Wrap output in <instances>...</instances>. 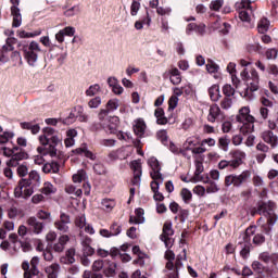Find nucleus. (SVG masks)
I'll return each mask as SVG.
<instances>
[{"label": "nucleus", "mask_w": 278, "mask_h": 278, "mask_svg": "<svg viewBox=\"0 0 278 278\" xmlns=\"http://www.w3.org/2000/svg\"><path fill=\"white\" fill-rule=\"evenodd\" d=\"M42 194L49 195V194H55L58 192V188L53 186L51 182H45L43 187L41 188Z\"/></svg>", "instance_id": "40"}, {"label": "nucleus", "mask_w": 278, "mask_h": 278, "mask_svg": "<svg viewBox=\"0 0 278 278\" xmlns=\"http://www.w3.org/2000/svg\"><path fill=\"white\" fill-rule=\"evenodd\" d=\"M37 218L39 220H51V213L40 210L37 212Z\"/></svg>", "instance_id": "62"}, {"label": "nucleus", "mask_w": 278, "mask_h": 278, "mask_svg": "<svg viewBox=\"0 0 278 278\" xmlns=\"http://www.w3.org/2000/svg\"><path fill=\"white\" fill-rule=\"evenodd\" d=\"M100 105H101V97L92 98L88 102V108H90V110H97V108H99Z\"/></svg>", "instance_id": "55"}, {"label": "nucleus", "mask_w": 278, "mask_h": 278, "mask_svg": "<svg viewBox=\"0 0 278 278\" xmlns=\"http://www.w3.org/2000/svg\"><path fill=\"white\" fill-rule=\"evenodd\" d=\"M58 144L60 143H53L49 142L46 144H41V147L37 148V152L41 155H49L50 157H58Z\"/></svg>", "instance_id": "11"}, {"label": "nucleus", "mask_w": 278, "mask_h": 278, "mask_svg": "<svg viewBox=\"0 0 278 278\" xmlns=\"http://www.w3.org/2000/svg\"><path fill=\"white\" fill-rule=\"evenodd\" d=\"M237 121L238 123H255V117L251 115V109L249 106H243L239 110Z\"/></svg>", "instance_id": "16"}, {"label": "nucleus", "mask_w": 278, "mask_h": 278, "mask_svg": "<svg viewBox=\"0 0 278 278\" xmlns=\"http://www.w3.org/2000/svg\"><path fill=\"white\" fill-rule=\"evenodd\" d=\"M118 99H111L108 101L106 109L104 110L110 114V112H115V110H118Z\"/></svg>", "instance_id": "48"}, {"label": "nucleus", "mask_w": 278, "mask_h": 278, "mask_svg": "<svg viewBox=\"0 0 278 278\" xmlns=\"http://www.w3.org/2000/svg\"><path fill=\"white\" fill-rule=\"evenodd\" d=\"M22 181H29L30 186L40 184V174L33 169L28 173V178H22Z\"/></svg>", "instance_id": "34"}, {"label": "nucleus", "mask_w": 278, "mask_h": 278, "mask_svg": "<svg viewBox=\"0 0 278 278\" xmlns=\"http://www.w3.org/2000/svg\"><path fill=\"white\" fill-rule=\"evenodd\" d=\"M168 73L170 83L174 86H179V84H181V73L179 72V70L177 67H170Z\"/></svg>", "instance_id": "25"}, {"label": "nucleus", "mask_w": 278, "mask_h": 278, "mask_svg": "<svg viewBox=\"0 0 278 278\" xmlns=\"http://www.w3.org/2000/svg\"><path fill=\"white\" fill-rule=\"evenodd\" d=\"M109 231L111 232V236L114 238V236H118L121 233L122 229L121 226H118V224L113 223Z\"/></svg>", "instance_id": "63"}, {"label": "nucleus", "mask_w": 278, "mask_h": 278, "mask_svg": "<svg viewBox=\"0 0 278 278\" xmlns=\"http://www.w3.org/2000/svg\"><path fill=\"white\" fill-rule=\"evenodd\" d=\"M144 25H148V27H149V25H151V16H149V13H147V17L144 20L137 21L135 23V28L140 30L144 27Z\"/></svg>", "instance_id": "51"}, {"label": "nucleus", "mask_w": 278, "mask_h": 278, "mask_svg": "<svg viewBox=\"0 0 278 278\" xmlns=\"http://www.w3.org/2000/svg\"><path fill=\"white\" fill-rule=\"evenodd\" d=\"M165 260H167V263L165 265V268L167 270H173V268H175V264H173V262L175 261V252L167 250L165 252Z\"/></svg>", "instance_id": "35"}, {"label": "nucleus", "mask_w": 278, "mask_h": 278, "mask_svg": "<svg viewBox=\"0 0 278 278\" xmlns=\"http://www.w3.org/2000/svg\"><path fill=\"white\" fill-rule=\"evenodd\" d=\"M109 114L110 113L108 111H105V109H101L100 110V112L98 114V118L100 121V124H93L92 125V129L94 131H99V129H101L103 127V125L105 124V121L108 123V118L106 117H108Z\"/></svg>", "instance_id": "24"}, {"label": "nucleus", "mask_w": 278, "mask_h": 278, "mask_svg": "<svg viewBox=\"0 0 278 278\" xmlns=\"http://www.w3.org/2000/svg\"><path fill=\"white\" fill-rule=\"evenodd\" d=\"M70 240H71V237H68V235L60 236L59 239H58V242H55L52 245L53 252L54 253H62Z\"/></svg>", "instance_id": "19"}, {"label": "nucleus", "mask_w": 278, "mask_h": 278, "mask_svg": "<svg viewBox=\"0 0 278 278\" xmlns=\"http://www.w3.org/2000/svg\"><path fill=\"white\" fill-rule=\"evenodd\" d=\"M16 173L18 177H27V175L29 174V167L27 166V163L18 164Z\"/></svg>", "instance_id": "45"}, {"label": "nucleus", "mask_w": 278, "mask_h": 278, "mask_svg": "<svg viewBox=\"0 0 278 278\" xmlns=\"http://www.w3.org/2000/svg\"><path fill=\"white\" fill-rule=\"evenodd\" d=\"M241 79L243 81H252V80H260V74L257 73V70L256 68H252L250 71V74H249V71L247 68H244L242 72H241Z\"/></svg>", "instance_id": "22"}, {"label": "nucleus", "mask_w": 278, "mask_h": 278, "mask_svg": "<svg viewBox=\"0 0 278 278\" xmlns=\"http://www.w3.org/2000/svg\"><path fill=\"white\" fill-rule=\"evenodd\" d=\"M11 14L13 16L12 27H21V25L23 24L21 9H18V7H11Z\"/></svg>", "instance_id": "23"}, {"label": "nucleus", "mask_w": 278, "mask_h": 278, "mask_svg": "<svg viewBox=\"0 0 278 278\" xmlns=\"http://www.w3.org/2000/svg\"><path fill=\"white\" fill-rule=\"evenodd\" d=\"M223 92H224L225 97L231 98V97H233V94H236V89H233V87H231V85H225L223 87Z\"/></svg>", "instance_id": "60"}, {"label": "nucleus", "mask_w": 278, "mask_h": 278, "mask_svg": "<svg viewBox=\"0 0 278 278\" xmlns=\"http://www.w3.org/2000/svg\"><path fill=\"white\" fill-rule=\"evenodd\" d=\"M253 15V8H251L250 0L241 1V10L239 12V18L242 23H251V16Z\"/></svg>", "instance_id": "7"}, {"label": "nucleus", "mask_w": 278, "mask_h": 278, "mask_svg": "<svg viewBox=\"0 0 278 278\" xmlns=\"http://www.w3.org/2000/svg\"><path fill=\"white\" fill-rule=\"evenodd\" d=\"M268 27H270V22L268 18L263 17L257 24L258 34H266V31H268Z\"/></svg>", "instance_id": "38"}, {"label": "nucleus", "mask_w": 278, "mask_h": 278, "mask_svg": "<svg viewBox=\"0 0 278 278\" xmlns=\"http://www.w3.org/2000/svg\"><path fill=\"white\" fill-rule=\"evenodd\" d=\"M175 231L173 230V224L165 223L163 226V232L161 235V240L164 242L166 249H170L173 247V238L170 236H174Z\"/></svg>", "instance_id": "10"}, {"label": "nucleus", "mask_w": 278, "mask_h": 278, "mask_svg": "<svg viewBox=\"0 0 278 278\" xmlns=\"http://www.w3.org/2000/svg\"><path fill=\"white\" fill-rule=\"evenodd\" d=\"M75 225L79 229H84L86 227V215H78L75 219Z\"/></svg>", "instance_id": "59"}, {"label": "nucleus", "mask_w": 278, "mask_h": 278, "mask_svg": "<svg viewBox=\"0 0 278 278\" xmlns=\"http://www.w3.org/2000/svg\"><path fill=\"white\" fill-rule=\"evenodd\" d=\"M220 116V106L218 104H213L210 106L207 122L216 123V118Z\"/></svg>", "instance_id": "26"}, {"label": "nucleus", "mask_w": 278, "mask_h": 278, "mask_svg": "<svg viewBox=\"0 0 278 278\" xmlns=\"http://www.w3.org/2000/svg\"><path fill=\"white\" fill-rule=\"evenodd\" d=\"M156 138L162 142V144H166V142H168V132L164 129L159 130L156 132Z\"/></svg>", "instance_id": "52"}, {"label": "nucleus", "mask_w": 278, "mask_h": 278, "mask_svg": "<svg viewBox=\"0 0 278 278\" xmlns=\"http://www.w3.org/2000/svg\"><path fill=\"white\" fill-rule=\"evenodd\" d=\"M73 153H76V155H85V157L92 161L97 160V155L92 153V151L88 150L86 146L73 150Z\"/></svg>", "instance_id": "29"}, {"label": "nucleus", "mask_w": 278, "mask_h": 278, "mask_svg": "<svg viewBox=\"0 0 278 278\" xmlns=\"http://www.w3.org/2000/svg\"><path fill=\"white\" fill-rule=\"evenodd\" d=\"M79 12H80L79 7H72L64 12V16H67V17L75 16L79 14Z\"/></svg>", "instance_id": "61"}, {"label": "nucleus", "mask_w": 278, "mask_h": 278, "mask_svg": "<svg viewBox=\"0 0 278 278\" xmlns=\"http://www.w3.org/2000/svg\"><path fill=\"white\" fill-rule=\"evenodd\" d=\"M245 84H248V90H250V92H257V90H260V80L248 79Z\"/></svg>", "instance_id": "50"}, {"label": "nucleus", "mask_w": 278, "mask_h": 278, "mask_svg": "<svg viewBox=\"0 0 278 278\" xmlns=\"http://www.w3.org/2000/svg\"><path fill=\"white\" fill-rule=\"evenodd\" d=\"M144 131H147V124L144 123V119H136L134 124V132L136 134V136L142 138L144 136Z\"/></svg>", "instance_id": "21"}, {"label": "nucleus", "mask_w": 278, "mask_h": 278, "mask_svg": "<svg viewBox=\"0 0 278 278\" xmlns=\"http://www.w3.org/2000/svg\"><path fill=\"white\" fill-rule=\"evenodd\" d=\"M261 138L266 144H269L271 149H277L278 147V137L273 132V130H265L261 134Z\"/></svg>", "instance_id": "15"}, {"label": "nucleus", "mask_w": 278, "mask_h": 278, "mask_svg": "<svg viewBox=\"0 0 278 278\" xmlns=\"http://www.w3.org/2000/svg\"><path fill=\"white\" fill-rule=\"evenodd\" d=\"M154 116L156 118L157 125H167L168 124V118L164 115V109L157 108L154 111Z\"/></svg>", "instance_id": "31"}, {"label": "nucleus", "mask_w": 278, "mask_h": 278, "mask_svg": "<svg viewBox=\"0 0 278 278\" xmlns=\"http://www.w3.org/2000/svg\"><path fill=\"white\" fill-rule=\"evenodd\" d=\"M208 94L211 101H214L215 103L220 100V87L218 85H213L208 88Z\"/></svg>", "instance_id": "30"}, {"label": "nucleus", "mask_w": 278, "mask_h": 278, "mask_svg": "<svg viewBox=\"0 0 278 278\" xmlns=\"http://www.w3.org/2000/svg\"><path fill=\"white\" fill-rule=\"evenodd\" d=\"M48 278H58L60 273V264L53 263L45 268Z\"/></svg>", "instance_id": "28"}, {"label": "nucleus", "mask_w": 278, "mask_h": 278, "mask_svg": "<svg viewBox=\"0 0 278 278\" xmlns=\"http://www.w3.org/2000/svg\"><path fill=\"white\" fill-rule=\"evenodd\" d=\"M220 67L214 63V61L212 60H207V63H206V71L207 73H216Z\"/></svg>", "instance_id": "57"}, {"label": "nucleus", "mask_w": 278, "mask_h": 278, "mask_svg": "<svg viewBox=\"0 0 278 278\" xmlns=\"http://www.w3.org/2000/svg\"><path fill=\"white\" fill-rule=\"evenodd\" d=\"M26 225L31 229L33 233H42V229H45V224L39 222L36 217H29L26 220Z\"/></svg>", "instance_id": "18"}, {"label": "nucleus", "mask_w": 278, "mask_h": 278, "mask_svg": "<svg viewBox=\"0 0 278 278\" xmlns=\"http://www.w3.org/2000/svg\"><path fill=\"white\" fill-rule=\"evenodd\" d=\"M17 35L20 38H36V36H40V31L28 33L25 30H20Z\"/></svg>", "instance_id": "58"}, {"label": "nucleus", "mask_w": 278, "mask_h": 278, "mask_svg": "<svg viewBox=\"0 0 278 278\" xmlns=\"http://www.w3.org/2000/svg\"><path fill=\"white\" fill-rule=\"evenodd\" d=\"M105 264H106V267L103 270L105 277H115L116 276V263L105 261Z\"/></svg>", "instance_id": "32"}, {"label": "nucleus", "mask_w": 278, "mask_h": 278, "mask_svg": "<svg viewBox=\"0 0 278 278\" xmlns=\"http://www.w3.org/2000/svg\"><path fill=\"white\" fill-rule=\"evenodd\" d=\"M149 166L152 168V172L150 173L152 179H160L162 177V167H160V161L155 157H150L148 161Z\"/></svg>", "instance_id": "17"}, {"label": "nucleus", "mask_w": 278, "mask_h": 278, "mask_svg": "<svg viewBox=\"0 0 278 278\" xmlns=\"http://www.w3.org/2000/svg\"><path fill=\"white\" fill-rule=\"evenodd\" d=\"M93 170L96 175H105V173H108V169H105V165L101 163H96L93 165Z\"/></svg>", "instance_id": "56"}, {"label": "nucleus", "mask_w": 278, "mask_h": 278, "mask_svg": "<svg viewBox=\"0 0 278 278\" xmlns=\"http://www.w3.org/2000/svg\"><path fill=\"white\" fill-rule=\"evenodd\" d=\"M65 36H75V27L67 26L55 34V40L62 45Z\"/></svg>", "instance_id": "20"}, {"label": "nucleus", "mask_w": 278, "mask_h": 278, "mask_svg": "<svg viewBox=\"0 0 278 278\" xmlns=\"http://www.w3.org/2000/svg\"><path fill=\"white\" fill-rule=\"evenodd\" d=\"M251 181V170L245 169L240 174H229L225 177L224 184L226 188H242V186H247Z\"/></svg>", "instance_id": "1"}, {"label": "nucleus", "mask_w": 278, "mask_h": 278, "mask_svg": "<svg viewBox=\"0 0 278 278\" xmlns=\"http://www.w3.org/2000/svg\"><path fill=\"white\" fill-rule=\"evenodd\" d=\"M102 210L105 212H112L114 207H116V202L112 199H103L102 202Z\"/></svg>", "instance_id": "41"}, {"label": "nucleus", "mask_w": 278, "mask_h": 278, "mask_svg": "<svg viewBox=\"0 0 278 278\" xmlns=\"http://www.w3.org/2000/svg\"><path fill=\"white\" fill-rule=\"evenodd\" d=\"M184 262H186V250H182V254H179L176 258L173 270H169L167 278H179V270L184 268Z\"/></svg>", "instance_id": "12"}, {"label": "nucleus", "mask_w": 278, "mask_h": 278, "mask_svg": "<svg viewBox=\"0 0 278 278\" xmlns=\"http://www.w3.org/2000/svg\"><path fill=\"white\" fill-rule=\"evenodd\" d=\"M15 42V38H8L7 43L0 50V62H2V64L10 62V52L14 51Z\"/></svg>", "instance_id": "8"}, {"label": "nucleus", "mask_w": 278, "mask_h": 278, "mask_svg": "<svg viewBox=\"0 0 278 278\" xmlns=\"http://www.w3.org/2000/svg\"><path fill=\"white\" fill-rule=\"evenodd\" d=\"M135 217L130 216L129 218V223L130 225H142V223H144V210L142 208H137L135 211Z\"/></svg>", "instance_id": "27"}, {"label": "nucleus", "mask_w": 278, "mask_h": 278, "mask_svg": "<svg viewBox=\"0 0 278 278\" xmlns=\"http://www.w3.org/2000/svg\"><path fill=\"white\" fill-rule=\"evenodd\" d=\"M83 278H103V275L86 270L83 275Z\"/></svg>", "instance_id": "64"}, {"label": "nucleus", "mask_w": 278, "mask_h": 278, "mask_svg": "<svg viewBox=\"0 0 278 278\" xmlns=\"http://www.w3.org/2000/svg\"><path fill=\"white\" fill-rule=\"evenodd\" d=\"M12 138H14L13 131H4L0 134V144H8Z\"/></svg>", "instance_id": "47"}, {"label": "nucleus", "mask_w": 278, "mask_h": 278, "mask_svg": "<svg viewBox=\"0 0 278 278\" xmlns=\"http://www.w3.org/2000/svg\"><path fill=\"white\" fill-rule=\"evenodd\" d=\"M195 146H197V139L194 137H189L184 142L185 151H192Z\"/></svg>", "instance_id": "46"}, {"label": "nucleus", "mask_w": 278, "mask_h": 278, "mask_svg": "<svg viewBox=\"0 0 278 278\" xmlns=\"http://www.w3.org/2000/svg\"><path fill=\"white\" fill-rule=\"evenodd\" d=\"M34 194V186L27 180H20L14 189L15 199H29Z\"/></svg>", "instance_id": "4"}, {"label": "nucleus", "mask_w": 278, "mask_h": 278, "mask_svg": "<svg viewBox=\"0 0 278 278\" xmlns=\"http://www.w3.org/2000/svg\"><path fill=\"white\" fill-rule=\"evenodd\" d=\"M121 119L118 116L108 117V122L102 124V128L106 131V134H116L118 131V125Z\"/></svg>", "instance_id": "14"}, {"label": "nucleus", "mask_w": 278, "mask_h": 278, "mask_svg": "<svg viewBox=\"0 0 278 278\" xmlns=\"http://www.w3.org/2000/svg\"><path fill=\"white\" fill-rule=\"evenodd\" d=\"M233 105V99L229 97H225L220 102V108L223 110H229Z\"/></svg>", "instance_id": "54"}, {"label": "nucleus", "mask_w": 278, "mask_h": 278, "mask_svg": "<svg viewBox=\"0 0 278 278\" xmlns=\"http://www.w3.org/2000/svg\"><path fill=\"white\" fill-rule=\"evenodd\" d=\"M71 215L61 212L59 219L54 222V227L61 233H68L71 231Z\"/></svg>", "instance_id": "6"}, {"label": "nucleus", "mask_w": 278, "mask_h": 278, "mask_svg": "<svg viewBox=\"0 0 278 278\" xmlns=\"http://www.w3.org/2000/svg\"><path fill=\"white\" fill-rule=\"evenodd\" d=\"M101 92V86L99 84H94L89 86V88L85 91L86 97H97Z\"/></svg>", "instance_id": "39"}, {"label": "nucleus", "mask_w": 278, "mask_h": 278, "mask_svg": "<svg viewBox=\"0 0 278 278\" xmlns=\"http://www.w3.org/2000/svg\"><path fill=\"white\" fill-rule=\"evenodd\" d=\"M22 51L27 64L29 66H36V62H38V54L42 51V49H40V43L31 41L28 45H23Z\"/></svg>", "instance_id": "2"}, {"label": "nucleus", "mask_w": 278, "mask_h": 278, "mask_svg": "<svg viewBox=\"0 0 278 278\" xmlns=\"http://www.w3.org/2000/svg\"><path fill=\"white\" fill-rule=\"evenodd\" d=\"M140 11V0H132L130 5V14L131 16H137Z\"/></svg>", "instance_id": "53"}, {"label": "nucleus", "mask_w": 278, "mask_h": 278, "mask_svg": "<svg viewBox=\"0 0 278 278\" xmlns=\"http://www.w3.org/2000/svg\"><path fill=\"white\" fill-rule=\"evenodd\" d=\"M9 240L11 242V244H13V251L14 253H18L20 249H21V240L18 239V235L16 233H10L9 235Z\"/></svg>", "instance_id": "37"}, {"label": "nucleus", "mask_w": 278, "mask_h": 278, "mask_svg": "<svg viewBox=\"0 0 278 278\" xmlns=\"http://www.w3.org/2000/svg\"><path fill=\"white\" fill-rule=\"evenodd\" d=\"M62 264H75V249L71 248L65 252V257H61Z\"/></svg>", "instance_id": "33"}, {"label": "nucleus", "mask_w": 278, "mask_h": 278, "mask_svg": "<svg viewBox=\"0 0 278 278\" xmlns=\"http://www.w3.org/2000/svg\"><path fill=\"white\" fill-rule=\"evenodd\" d=\"M230 143H231V140L227 136L220 137L218 139V146H219L222 151H229V144Z\"/></svg>", "instance_id": "43"}, {"label": "nucleus", "mask_w": 278, "mask_h": 278, "mask_svg": "<svg viewBox=\"0 0 278 278\" xmlns=\"http://www.w3.org/2000/svg\"><path fill=\"white\" fill-rule=\"evenodd\" d=\"M86 179H88V174H86L84 169H78L77 173L73 175L74 184H81V181H86Z\"/></svg>", "instance_id": "36"}, {"label": "nucleus", "mask_w": 278, "mask_h": 278, "mask_svg": "<svg viewBox=\"0 0 278 278\" xmlns=\"http://www.w3.org/2000/svg\"><path fill=\"white\" fill-rule=\"evenodd\" d=\"M255 122H243V125L240 128L241 134H251L255 129Z\"/></svg>", "instance_id": "42"}, {"label": "nucleus", "mask_w": 278, "mask_h": 278, "mask_svg": "<svg viewBox=\"0 0 278 278\" xmlns=\"http://www.w3.org/2000/svg\"><path fill=\"white\" fill-rule=\"evenodd\" d=\"M254 235L255 226H250L239 238V247H241L240 255L243 260H247L251 255V236Z\"/></svg>", "instance_id": "3"}, {"label": "nucleus", "mask_w": 278, "mask_h": 278, "mask_svg": "<svg viewBox=\"0 0 278 278\" xmlns=\"http://www.w3.org/2000/svg\"><path fill=\"white\" fill-rule=\"evenodd\" d=\"M42 131L43 134L39 136L40 144H49V142L60 144V142H62V139L59 138L58 132L52 127H46Z\"/></svg>", "instance_id": "5"}, {"label": "nucleus", "mask_w": 278, "mask_h": 278, "mask_svg": "<svg viewBox=\"0 0 278 278\" xmlns=\"http://www.w3.org/2000/svg\"><path fill=\"white\" fill-rule=\"evenodd\" d=\"M23 160H27V154L23 149L18 148V151H14L11 159L7 161V166L16 168V166H18V162H23Z\"/></svg>", "instance_id": "13"}, {"label": "nucleus", "mask_w": 278, "mask_h": 278, "mask_svg": "<svg viewBox=\"0 0 278 278\" xmlns=\"http://www.w3.org/2000/svg\"><path fill=\"white\" fill-rule=\"evenodd\" d=\"M65 192L67 194H73L74 197H81V194H84V191L81 189H77V187L73 185H68L67 187H65Z\"/></svg>", "instance_id": "44"}, {"label": "nucleus", "mask_w": 278, "mask_h": 278, "mask_svg": "<svg viewBox=\"0 0 278 278\" xmlns=\"http://www.w3.org/2000/svg\"><path fill=\"white\" fill-rule=\"evenodd\" d=\"M130 168L134 172L132 186L140 187V181H142V163L140 160H135L130 163Z\"/></svg>", "instance_id": "9"}, {"label": "nucleus", "mask_w": 278, "mask_h": 278, "mask_svg": "<svg viewBox=\"0 0 278 278\" xmlns=\"http://www.w3.org/2000/svg\"><path fill=\"white\" fill-rule=\"evenodd\" d=\"M153 181L151 182V190L152 192H157L160 191V186L164 184V177L161 176L160 178H152Z\"/></svg>", "instance_id": "49"}]
</instances>
